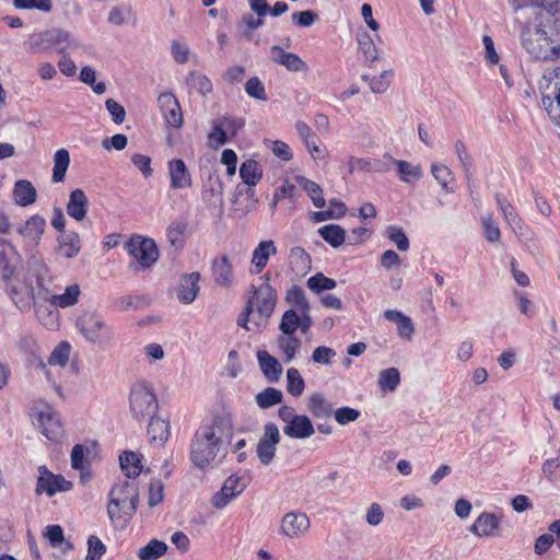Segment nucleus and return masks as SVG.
Instances as JSON below:
<instances>
[{
    "label": "nucleus",
    "instance_id": "7c9ffc66",
    "mask_svg": "<svg viewBox=\"0 0 560 560\" xmlns=\"http://www.w3.org/2000/svg\"><path fill=\"white\" fill-rule=\"evenodd\" d=\"M80 295L81 289L79 284L73 283L68 285L63 293L52 294L46 301L54 307L67 308L75 305L79 302Z\"/></svg>",
    "mask_w": 560,
    "mask_h": 560
},
{
    "label": "nucleus",
    "instance_id": "13d9d810",
    "mask_svg": "<svg viewBox=\"0 0 560 560\" xmlns=\"http://www.w3.org/2000/svg\"><path fill=\"white\" fill-rule=\"evenodd\" d=\"M386 235L390 242L396 244L400 252L409 249V240L400 226L389 225L386 230Z\"/></svg>",
    "mask_w": 560,
    "mask_h": 560
},
{
    "label": "nucleus",
    "instance_id": "f257e3e1",
    "mask_svg": "<svg viewBox=\"0 0 560 560\" xmlns=\"http://www.w3.org/2000/svg\"><path fill=\"white\" fill-rule=\"evenodd\" d=\"M548 14L535 15L521 31L523 48L537 60L555 61L560 58V0H535Z\"/></svg>",
    "mask_w": 560,
    "mask_h": 560
},
{
    "label": "nucleus",
    "instance_id": "052dcab7",
    "mask_svg": "<svg viewBox=\"0 0 560 560\" xmlns=\"http://www.w3.org/2000/svg\"><path fill=\"white\" fill-rule=\"evenodd\" d=\"M358 44L368 61L373 62L377 59V48L368 33H363L358 37Z\"/></svg>",
    "mask_w": 560,
    "mask_h": 560
},
{
    "label": "nucleus",
    "instance_id": "393cba45",
    "mask_svg": "<svg viewBox=\"0 0 560 560\" xmlns=\"http://www.w3.org/2000/svg\"><path fill=\"white\" fill-rule=\"evenodd\" d=\"M314 425L305 415H299L290 424H285L283 433L291 439H307L314 434Z\"/></svg>",
    "mask_w": 560,
    "mask_h": 560
},
{
    "label": "nucleus",
    "instance_id": "774afa93",
    "mask_svg": "<svg viewBox=\"0 0 560 560\" xmlns=\"http://www.w3.org/2000/svg\"><path fill=\"white\" fill-rule=\"evenodd\" d=\"M292 22L298 27H308L318 19V14L312 10L294 12L291 15Z\"/></svg>",
    "mask_w": 560,
    "mask_h": 560
},
{
    "label": "nucleus",
    "instance_id": "4d7b16f0",
    "mask_svg": "<svg viewBox=\"0 0 560 560\" xmlns=\"http://www.w3.org/2000/svg\"><path fill=\"white\" fill-rule=\"evenodd\" d=\"M306 283L307 288L315 293L332 290L337 285L336 280L326 277L322 272H317L316 275L308 278Z\"/></svg>",
    "mask_w": 560,
    "mask_h": 560
},
{
    "label": "nucleus",
    "instance_id": "0eeeda50",
    "mask_svg": "<svg viewBox=\"0 0 560 560\" xmlns=\"http://www.w3.org/2000/svg\"><path fill=\"white\" fill-rule=\"evenodd\" d=\"M69 34L62 30H47L31 35L30 50L33 52H62L68 47Z\"/></svg>",
    "mask_w": 560,
    "mask_h": 560
},
{
    "label": "nucleus",
    "instance_id": "ddd939ff",
    "mask_svg": "<svg viewBox=\"0 0 560 560\" xmlns=\"http://www.w3.org/2000/svg\"><path fill=\"white\" fill-rule=\"evenodd\" d=\"M313 326L311 313L298 311L294 308L287 310L280 319L279 330L287 335H295L296 330L305 335Z\"/></svg>",
    "mask_w": 560,
    "mask_h": 560
},
{
    "label": "nucleus",
    "instance_id": "72a5a7b5",
    "mask_svg": "<svg viewBox=\"0 0 560 560\" xmlns=\"http://www.w3.org/2000/svg\"><path fill=\"white\" fill-rule=\"evenodd\" d=\"M141 454L135 453L132 451H125L119 456L120 468L127 478H136L141 474Z\"/></svg>",
    "mask_w": 560,
    "mask_h": 560
},
{
    "label": "nucleus",
    "instance_id": "37998d69",
    "mask_svg": "<svg viewBox=\"0 0 560 560\" xmlns=\"http://www.w3.org/2000/svg\"><path fill=\"white\" fill-rule=\"evenodd\" d=\"M70 164V154L66 149H59L54 155V168L51 180L54 183H61L65 180L67 170Z\"/></svg>",
    "mask_w": 560,
    "mask_h": 560
},
{
    "label": "nucleus",
    "instance_id": "a18cd8bd",
    "mask_svg": "<svg viewBox=\"0 0 560 560\" xmlns=\"http://www.w3.org/2000/svg\"><path fill=\"white\" fill-rule=\"evenodd\" d=\"M431 173L445 192L453 191L455 177L450 167L441 163H433L431 165Z\"/></svg>",
    "mask_w": 560,
    "mask_h": 560
},
{
    "label": "nucleus",
    "instance_id": "7ed1b4c3",
    "mask_svg": "<svg viewBox=\"0 0 560 560\" xmlns=\"http://www.w3.org/2000/svg\"><path fill=\"white\" fill-rule=\"evenodd\" d=\"M139 505V490L135 481L119 480L109 493L107 514L115 527L125 528Z\"/></svg>",
    "mask_w": 560,
    "mask_h": 560
},
{
    "label": "nucleus",
    "instance_id": "a19ab883",
    "mask_svg": "<svg viewBox=\"0 0 560 560\" xmlns=\"http://www.w3.org/2000/svg\"><path fill=\"white\" fill-rule=\"evenodd\" d=\"M295 182L307 192L316 208L322 209L325 207L326 201L323 196V189L317 183L301 175L295 176Z\"/></svg>",
    "mask_w": 560,
    "mask_h": 560
},
{
    "label": "nucleus",
    "instance_id": "cd10ccee",
    "mask_svg": "<svg viewBox=\"0 0 560 560\" xmlns=\"http://www.w3.org/2000/svg\"><path fill=\"white\" fill-rule=\"evenodd\" d=\"M389 170L390 167L388 161L385 162L378 159L351 156L349 161L350 174H352L354 171L386 173Z\"/></svg>",
    "mask_w": 560,
    "mask_h": 560
},
{
    "label": "nucleus",
    "instance_id": "8fccbe9b",
    "mask_svg": "<svg viewBox=\"0 0 560 560\" xmlns=\"http://www.w3.org/2000/svg\"><path fill=\"white\" fill-rule=\"evenodd\" d=\"M167 551V545L158 539H151L144 547L140 548L138 557L141 560H158Z\"/></svg>",
    "mask_w": 560,
    "mask_h": 560
},
{
    "label": "nucleus",
    "instance_id": "680f3d73",
    "mask_svg": "<svg viewBox=\"0 0 560 560\" xmlns=\"http://www.w3.org/2000/svg\"><path fill=\"white\" fill-rule=\"evenodd\" d=\"M245 92L248 96L259 100V101H266L267 100V93L265 90V86L259 78L252 77L247 80L245 83Z\"/></svg>",
    "mask_w": 560,
    "mask_h": 560
},
{
    "label": "nucleus",
    "instance_id": "b1692460",
    "mask_svg": "<svg viewBox=\"0 0 560 560\" xmlns=\"http://www.w3.org/2000/svg\"><path fill=\"white\" fill-rule=\"evenodd\" d=\"M89 209V199L84 190L77 188L70 192L66 210L70 218L75 221L85 219Z\"/></svg>",
    "mask_w": 560,
    "mask_h": 560
},
{
    "label": "nucleus",
    "instance_id": "f8f14e48",
    "mask_svg": "<svg viewBox=\"0 0 560 560\" xmlns=\"http://www.w3.org/2000/svg\"><path fill=\"white\" fill-rule=\"evenodd\" d=\"M280 440L281 435L278 427L273 422H267L256 448L258 459L262 465L267 466L273 460Z\"/></svg>",
    "mask_w": 560,
    "mask_h": 560
},
{
    "label": "nucleus",
    "instance_id": "412c9836",
    "mask_svg": "<svg viewBox=\"0 0 560 560\" xmlns=\"http://www.w3.org/2000/svg\"><path fill=\"white\" fill-rule=\"evenodd\" d=\"M211 272L217 285L230 288L234 282L233 266L228 255H221L213 259Z\"/></svg>",
    "mask_w": 560,
    "mask_h": 560
},
{
    "label": "nucleus",
    "instance_id": "49530a36",
    "mask_svg": "<svg viewBox=\"0 0 560 560\" xmlns=\"http://www.w3.org/2000/svg\"><path fill=\"white\" fill-rule=\"evenodd\" d=\"M394 77L393 70H385L380 75L370 78L368 74L362 75V80L369 83L371 91L375 94L385 93L392 84Z\"/></svg>",
    "mask_w": 560,
    "mask_h": 560
},
{
    "label": "nucleus",
    "instance_id": "864d4df0",
    "mask_svg": "<svg viewBox=\"0 0 560 560\" xmlns=\"http://www.w3.org/2000/svg\"><path fill=\"white\" fill-rule=\"evenodd\" d=\"M305 388V382L296 368L287 371V390L293 397H300Z\"/></svg>",
    "mask_w": 560,
    "mask_h": 560
},
{
    "label": "nucleus",
    "instance_id": "c03bdc74",
    "mask_svg": "<svg viewBox=\"0 0 560 560\" xmlns=\"http://www.w3.org/2000/svg\"><path fill=\"white\" fill-rule=\"evenodd\" d=\"M37 319L48 329H55L59 325V313L56 307L45 304H35Z\"/></svg>",
    "mask_w": 560,
    "mask_h": 560
},
{
    "label": "nucleus",
    "instance_id": "5fc2aeb1",
    "mask_svg": "<svg viewBox=\"0 0 560 560\" xmlns=\"http://www.w3.org/2000/svg\"><path fill=\"white\" fill-rule=\"evenodd\" d=\"M455 153L462 165L464 175L468 182L472 178V159L466 148V144L462 140H457L454 144Z\"/></svg>",
    "mask_w": 560,
    "mask_h": 560
},
{
    "label": "nucleus",
    "instance_id": "a211bd4d",
    "mask_svg": "<svg viewBox=\"0 0 560 560\" xmlns=\"http://www.w3.org/2000/svg\"><path fill=\"white\" fill-rule=\"evenodd\" d=\"M502 516L483 511L470 525L469 532L479 538L500 537Z\"/></svg>",
    "mask_w": 560,
    "mask_h": 560
},
{
    "label": "nucleus",
    "instance_id": "6e6552de",
    "mask_svg": "<svg viewBox=\"0 0 560 560\" xmlns=\"http://www.w3.org/2000/svg\"><path fill=\"white\" fill-rule=\"evenodd\" d=\"M126 249L142 269L150 268L159 259V249L153 238L132 235L126 243Z\"/></svg>",
    "mask_w": 560,
    "mask_h": 560
},
{
    "label": "nucleus",
    "instance_id": "09e8293b",
    "mask_svg": "<svg viewBox=\"0 0 560 560\" xmlns=\"http://www.w3.org/2000/svg\"><path fill=\"white\" fill-rule=\"evenodd\" d=\"M289 261L293 269L305 272L311 268V256L302 246H293L290 249Z\"/></svg>",
    "mask_w": 560,
    "mask_h": 560
},
{
    "label": "nucleus",
    "instance_id": "69168bd1",
    "mask_svg": "<svg viewBox=\"0 0 560 560\" xmlns=\"http://www.w3.org/2000/svg\"><path fill=\"white\" fill-rule=\"evenodd\" d=\"M483 234L488 242L495 243L501 238V231L491 215L482 218Z\"/></svg>",
    "mask_w": 560,
    "mask_h": 560
},
{
    "label": "nucleus",
    "instance_id": "5701e85b",
    "mask_svg": "<svg viewBox=\"0 0 560 560\" xmlns=\"http://www.w3.org/2000/svg\"><path fill=\"white\" fill-rule=\"evenodd\" d=\"M272 60L285 67L291 72L307 71L306 62L296 54L285 51L282 47L273 45L271 47Z\"/></svg>",
    "mask_w": 560,
    "mask_h": 560
},
{
    "label": "nucleus",
    "instance_id": "4468645a",
    "mask_svg": "<svg viewBox=\"0 0 560 560\" xmlns=\"http://www.w3.org/2000/svg\"><path fill=\"white\" fill-rule=\"evenodd\" d=\"M247 485L244 478L237 475L229 476L221 487L220 491L215 492L211 499V504L215 509L225 508L233 499L238 497Z\"/></svg>",
    "mask_w": 560,
    "mask_h": 560
},
{
    "label": "nucleus",
    "instance_id": "423d86ee",
    "mask_svg": "<svg viewBox=\"0 0 560 560\" xmlns=\"http://www.w3.org/2000/svg\"><path fill=\"white\" fill-rule=\"evenodd\" d=\"M129 409L132 418L139 422L155 416L159 400L153 388L144 382L133 384L129 392Z\"/></svg>",
    "mask_w": 560,
    "mask_h": 560
},
{
    "label": "nucleus",
    "instance_id": "f3484780",
    "mask_svg": "<svg viewBox=\"0 0 560 560\" xmlns=\"http://www.w3.org/2000/svg\"><path fill=\"white\" fill-rule=\"evenodd\" d=\"M20 261L21 255L16 247L9 240L0 237V278L11 280Z\"/></svg>",
    "mask_w": 560,
    "mask_h": 560
},
{
    "label": "nucleus",
    "instance_id": "4c0bfd02",
    "mask_svg": "<svg viewBox=\"0 0 560 560\" xmlns=\"http://www.w3.org/2000/svg\"><path fill=\"white\" fill-rule=\"evenodd\" d=\"M262 168L256 160L248 159L240 167V176L247 186H256L262 178Z\"/></svg>",
    "mask_w": 560,
    "mask_h": 560
},
{
    "label": "nucleus",
    "instance_id": "603ef678",
    "mask_svg": "<svg viewBox=\"0 0 560 560\" xmlns=\"http://www.w3.org/2000/svg\"><path fill=\"white\" fill-rule=\"evenodd\" d=\"M285 300L289 304L295 306L294 310L308 313L311 312L310 302L305 296L304 290L300 285L291 287L287 292Z\"/></svg>",
    "mask_w": 560,
    "mask_h": 560
},
{
    "label": "nucleus",
    "instance_id": "58836bf2",
    "mask_svg": "<svg viewBox=\"0 0 560 560\" xmlns=\"http://www.w3.org/2000/svg\"><path fill=\"white\" fill-rule=\"evenodd\" d=\"M188 223L185 220H175L166 229V238L175 248H183L186 244Z\"/></svg>",
    "mask_w": 560,
    "mask_h": 560
},
{
    "label": "nucleus",
    "instance_id": "f03ea898",
    "mask_svg": "<svg viewBox=\"0 0 560 560\" xmlns=\"http://www.w3.org/2000/svg\"><path fill=\"white\" fill-rule=\"evenodd\" d=\"M232 436L231 423L214 417L210 423L202 424L196 431L190 446V459L200 468L207 467L218 456L222 445Z\"/></svg>",
    "mask_w": 560,
    "mask_h": 560
},
{
    "label": "nucleus",
    "instance_id": "f704fd0d",
    "mask_svg": "<svg viewBox=\"0 0 560 560\" xmlns=\"http://www.w3.org/2000/svg\"><path fill=\"white\" fill-rule=\"evenodd\" d=\"M148 435L151 441L163 444L170 436V423L161 417L152 416L148 418Z\"/></svg>",
    "mask_w": 560,
    "mask_h": 560
},
{
    "label": "nucleus",
    "instance_id": "2f4dec72",
    "mask_svg": "<svg viewBox=\"0 0 560 560\" xmlns=\"http://www.w3.org/2000/svg\"><path fill=\"white\" fill-rule=\"evenodd\" d=\"M257 359L264 375L271 382L278 381L282 374L279 361L266 350L258 351Z\"/></svg>",
    "mask_w": 560,
    "mask_h": 560
},
{
    "label": "nucleus",
    "instance_id": "bb28decb",
    "mask_svg": "<svg viewBox=\"0 0 560 560\" xmlns=\"http://www.w3.org/2000/svg\"><path fill=\"white\" fill-rule=\"evenodd\" d=\"M384 159L388 163H393L397 167V173L401 182L410 184L419 180L423 176V172L420 165H412L404 160H396L390 154H384Z\"/></svg>",
    "mask_w": 560,
    "mask_h": 560
},
{
    "label": "nucleus",
    "instance_id": "aec40b11",
    "mask_svg": "<svg viewBox=\"0 0 560 560\" xmlns=\"http://www.w3.org/2000/svg\"><path fill=\"white\" fill-rule=\"evenodd\" d=\"M277 254V246L272 240H266L258 243L252 253L249 273L260 275L267 267L271 256Z\"/></svg>",
    "mask_w": 560,
    "mask_h": 560
},
{
    "label": "nucleus",
    "instance_id": "3c124183",
    "mask_svg": "<svg viewBox=\"0 0 560 560\" xmlns=\"http://www.w3.org/2000/svg\"><path fill=\"white\" fill-rule=\"evenodd\" d=\"M283 398L282 392L275 387H267L255 397L256 404L261 409L270 408L281 402Z\"/></svg>",
    "mask_w": 560,
    "mask_h": 560
},
{
    "label": "nucleus",
    "instance_id": "6e6d98bb",
    "mask_svg": "<svg viewBox=\"0 0 560 560\" xmlns=\"http://www.w3.org/2000/svg\"><path fill=\"white\" fill-rule=\"evenodd\" d=\"M400 383V374L396 368H388L381 371L378 386L381 389L394 392Z\"/></svg>",
    "mask_w": 560,
    "mask_h": 560
},
{
    "label": "nucleus",
    "instance_id": "c9c22d12",
    "mask_svg": "<svg viewBox=\"0 0 560 560\" xmlns=\"http://www.w3.org/2000/svg\"><path fill=\"white\" fill-rule=\"evenodd\" d=\"M307 409L316 419H326L332 413L331 404L319 393H314L308 397Z\"/></svg>",
    "mask_w": 560,
    "mask_h": 560
},
{
    "label": "nucleus",
    "instance_id": "ea45409f",
    "mask_svg": "<svg viewBox=\"0 0 560 560\" xmlns=\"http://www.w3.org/2000/svg\"><path fill=\"white\" fill-rule=\"evenodd\" d=\"M320 237L334 248L346 242V230L338 224H326L318 229Z\"/></svg>",
    "mask_w": 560,
    "mask_h": 560
},
{
    "label": "nucleus",
    "instance_id": "9b49d317",
    "mask_svg": "<svg viewBox=\"0 0 560 560\" xmlns=\"http://www.w3.org/2000/svg\"><path fill=\"white\" fill-rule=\"evenodd\" d=\"M5 283L7 292L16 307L21 311L28 310L35 299L32 282L26 278H21L19 275H14L12 279L5 281Z\"/></svg>",
    "mask_w": 560,
    "mask_h": 560
},
{
    "label": "nucleus",
    "instance_id": "2eb2a0df",
    "mask_svg": "<svg viewBox=\"0 0 560 560\" xmlns=\"http://www.w3.org/2000/svg\"><path fill=\"white\" fill-rule=\"evenodd\" d=\"M158 105L167 127L179 129L183 126L182 107L173 93H161L158 97Z\"/></svg>",
    "mask_w": 560,
    "mask_h": 560
},
{
    "label": "nucleus",
    "instance_id": "e2e57ef3",
    "mask_svg": "<svg viewBox=\"0 0 560 560\" xmlns=\"http://www.w3.org/2000/svg\"><path fill=\"white\" fill-rule=\"evenodd\" d=\"M18 10L37 9L42 12H49L52 9L51 0H13Z\"/></svg>",
    "mask_w": 560,
    "mask_h": 560
},
{
    "label": "nucleus",
    "instance_id": "20e7f679",
    "mask_svg": "<svg viewBox=\"0 0 560 560\" xmlns=\"http://www.w3.org/2000/svg\"><path fill=\"white\" fill-rule=\"evenodd\" d=\"M270 272H267L260 277L262 282L258 287L252 284L250 295L246 301V305H250L254 312L253 325L256 329L267 326L277 305L278 294L270 284Z\"/></svg>",
    "mask_w": 560,
    "mask_h": 560
},
{
    "label": "nucleus",
    "instance_id": "473e14b6",
    "mask_svg": "<svg viewBox=\"0 0 560 560\" xmlns=\"http://www.w3.org/2000/svg\"><path fill=\"white\" fill-rule=\"evenodd\" d=\"M276 341L283 355V360L287 363L291 362L295 358L302 346L301 339L298 338L294 334L287 335L281 332V335L277 337Z\"/></svg>",
    "mask_w": 560,
    "mask_h": 560
},
{
    "label": "nucleus",
    "instance_id": "c85d7f7f",
    "mask_svg": "<svg viewBox=\"0 0 560 560\" xmlns=\"http://www.w3.org/2000/svg\"><path fill=\"white\" fill-rule=\"evenodd\" d=\"M384 317L397 325V334L400 338L411 340L415 334V326L409 316L397 310H387L384 312Z\"/></svg>",
    "mask_w": 560,
    "mask_h": 560
},
{
    "label": "nucleus",
    "instance_id": "0e129e2a",
    "mask_svg": "<svg viewBox=\"0 0 560 560\" xmlns=\"http://www.w3.org/2000/svg\"><path fill=\"white\" fill-rule=\"evenodd\" d=\"M106 552V546L97 536H90L88 539V555L85 560H101Z\"/></svg>",
    "mask_w": 560,
    "mask_h": 560
},
{
    "label": "nucleus",
    "instance_id": "6ab92c4d",
    "mask_svg": "<svg viewBox=\"0 0 560 560\" xmlns=\"http://www.w3.org/2000/svg\"><path fill=\"white\" fill-rule=\"evenodd\" d=\"M167 172L171 189H188L192 186L191 174L182 159L170 160L167 162Z\"/></svg>",
    "mask_w": 560,
    "mask_h": 560
},
{
    "label": "nucleus",
    "instance_id": "de8ad7c7",
    "mask_svg": "<svg viewBox=\"0 0 560 560\" xmlns=\"http://www.w3.org/2000/svg\"><path fill=\"white\" fill-rule=\"evenodd\" d=\"M187 85L201 95L212 92V83L210 79L198 71H190L186 78Z\"/></svg>",
    "mask_w": 560,
    "mask_h": 560
},
{
    "label": "nucleus",
    "instance_id": "338daca9",
    "mask_svg": "<svg viewBox=\"0 0 560 560\" xmlns=\"http://www.w3.org/2000/svg\"><path fill=\"white\" fill-rule=\"evenodd\" d=\"M209 147L218 149L229 141L228 135L223 127L219 124H213L211 131L208 133Z\"/></svg>",
    "mask_w": 560,
    "mask_h": 560
},
{
    "label": "nucleus",
    "instance_id": "1a4fd4ad",
    "mask_svg": "<svg viewBox=\"0 0 560 560\" xmlns=\"http://www.w3.org/2000/svg\"><path fill=\"white\" fill-rule=\"evenodd\" d=\"M34 417L42 433L50 441L58 442L63 436V429L58 413L46 404L34 408Z\"/></svg>",
    "mask_w": 560,
    "mask_h": 560
},
{
    "label": "nucleus",
    "instance_id": "39448f33",
    "mask_svg": "<svg viewBox=\"0 0 560 560\" xmlns=\"http://www.w3.org/2000/svg\"><path fill=\"white\" fill-rule=\"evenodd\" d=\"M75 326L82 336L90 342L106 346L114 339V330L106 323L103 315L96 312H83L78 316Z\"/></svg>",
    "mask_w": 560,
    "mask_h": 560
},
{
    "label": "nucleus",
    "instance_id": "c756f323",
    "mask_svg": "<svg viewBox=\"0 0 560 560\" xmlns=\"http://www.w3.org/2000/svg\"><path fill=\"white\" fill-rule=\"evenodd\" d=\"M13 199L16 205L27 207L33 205L37 198V191L34 185L27 179H19L13 186Z\"/></svg>",
    "mask_w": 560,
    "mask_h": 560
},
{
    "label": "nucleus",
    "instance_id": "e433bc0d",
    "mask_svg": "<svg viewBox=\"0 0 560 560\" xmlns=\"http://www.w3.org/2000/svg\"><path fill=\"white\" fill-rule=\"evenodd\" d=\"M59 248L63 256L72 258L81 250V240L77 232L66 231L58 237Z\"/></svg>",
    "mask_w": 560,
    "mask_h": 560
},
{
    "label": "nucleus",
    "instance_id": "a878e982",
    "mask_svg": "<svg viewBox=\"0 0 560 560\" xmlns=\"http://www.w3.org/2000/svg\"><path fill=\"white\" fill-rule=\"evenodd\" d=\"M46 221L39 214L30 217L25 224L18 229L19 234L33 244H38L45 232Z\"/></svg>",
    "mask_w": 560,
    "mask_h": 560
},
{
    "label": "nucleus",
    "instance_id": "79ce46f5",
    "mask_svg": "<svg viewBox=\"0 0 560 560\" xmlns=\"http://www.w3.org/2000/svg\"><path fill=\"white\" fill-rule=\"evenodd\" d=\"M495 201L506 223L512 228L521 226L522 219L508 198L503 194L497 192Z\"/></svg>",
    "mask_w": 560,
    "mask_h": 560
},
{
    "label": "nucleus",
    "instance_id": "9d476101",
    "mask_svg": "<svg viewBox=\"0 0 560 560\" xmlns=\"http://www.w3.org/2000/svg\"><path fill=\"white\" fill-rule=\"evenodd\" d=\"M38 476L35 487L37 495L47 494L54 497L58 492H66L72 489V482L62 475L51 472L45 465L38 466Z\"/></svg>",
    "mask_w": 560,
    "mask_h": 560
},
{
    "label": "nucleus",
    "instance_id": "4be33fe9",
    "mask_svg": "<svg viewBox=\"0 0 560 560\" xmlns=\"http://www.w3.org/2000/svg\"><path fill=\"white\" fill-rule=\"evenodd\" d=\"M199 281V272L187 273L180 278L176 289L177 299L180 303L190 304L195 301L200 291Z\"/></svg>",
    "mask_w": 560,
    "mask_h": 560
},
{
    "label": "nucleus",
    "instance_id": "bf43d9fd",
    "mask_svg": "<svg viewBox=\"0 0 560 560\" xmlns=\"http://www.w3.org/2000/svg\"><path fill=\"white\" fill-rule=\"evenodd\" d=\"M70 345L66 341L59 343L48 358L49 365L65 366L69 361Z\"/></svg>",
    "mask_w": 560,
    "mask_h": 560
},
{
    "label": "nucleus",
    "instance_id": "dca6fc26",
    "mask_svg": "<svg viewBox=\"0 0 560 560\" xmlns=\"http://www.w3.org/2000/svg\"><path fill=\"white\" fill-rule=\"evenodd\" d=\"M311 527V521L304 512H288L280 523V534L288 538H299L306 534Z\"/></svg>",
    "mask_w": 560,
    "mask_h": 560
}]
</instances>
